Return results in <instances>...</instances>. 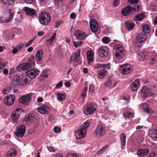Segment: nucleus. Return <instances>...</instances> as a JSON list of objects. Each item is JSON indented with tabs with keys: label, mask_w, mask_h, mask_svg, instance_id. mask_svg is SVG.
Returning a JSON list of instances; mask_svg holds the SVG:
<instances>
[{
	"label": "nucleus",
	"mask_w": 157,
	"mask_h": 157,
	"mask_svg": "<svg viewBox=\"0 0 157 157\" xmlns=\"http://www.w3.org/2000/svg\"><path fill=\"white\" fill-rule=\"evenodd\" d=\"M31 99V98L29 96H23L19 99V101L20 103L23 104L25 105H27Z\"/></svg>",
	"instance_id": "412c9836"
},
{
	"label": "nucleus",
	"mask_w": 157,
	"mask_h": 157,
	"mask_svg": "<svg viewBox=\"0 0 157 157\" xmlns=\"http://www.w3.org/2000/svg\"><path fill=\"white\" fill-rule=\"evenodd\" d=\"M126 135L125 134L122 133L120 135V140L121 144L123 146L126 144Z\"/></svg>",
	"instance_id": "473e14b6"
},
{
	"label": "nucleus",
	"mask_w": 157,
	"mask_h": 157,
	"mask_svg": "<svg viewBox=\"0 0 157 157\" xmlns=\"http://www.w3.org/2000/svg\"><path fill=\"white\" fill-rule=\"evenodd\" d=\"M142 98H145L152 95L153 94L150 89L146 86H144L141 91Z\"/></svg>",
	"instance_id": "6e6552de"
},
{
	"label": "nucleus",
	"mask_w": 157,
	"mask_h": 157,
	"mask_svg": "<svg viewBox=\"0 0 157 157\" xmlns=\"http://www.w3.org/2000/svg\"><path fill=\"white\" fill-rule=\"evenodd\" d=\"M83 43L82 41H80L79 42H75L73 41V44L75 47L77 48L78 47L80 46Z\"/></svg>",
	"instance_id": "de8ad7c7"
},
{
	"label": "nucleus",
	"mask_w": 157,
	"mask_h": 157,
	"mask_svg": "<svg viewBox=\"0 0 157 157\" xmlns=\"http://www.w3.org/2000/svg\"><path fill=\"white\" fill-rule=\"evenodd\" d=\"M152 133L155 135H156V136H154V137L155 139H157V129H154L152 130Z\"/></svg>",
	"instance_id": "3c124183"
},
{
	"label": "nucleus",
	"mask_w": 157,
	"mask_h": 157,
	"mask_svg": "<svg viewBox=\"0 0 157 157\" xmlns=\"http://www.w3.org/2000/svg\"><path fill=\"white\" fill-rule=\"evenodd\" d=\"M54 131L56 133H59L61 132V129L59 127H55L54 128Z\"/></svg>",
	"instance_id": "5fc2aeb1"
},
{
	"label": "nucleus",
	"mask_w": 157,
	"mask_h": 157,
	"mask_svg": "<svg viewBox=\"0 0 157 157\" xmlns=\"http://www.w3.org/2000/svg\"><path fill=\"white\" fill-rule=\"evenodd\" d=\"M106 71L104 69H101L98 71L99 77L100 78H103L105 75L106 74Z\"/></svg>",
	"instance_id": "e433bc0d"
},
{
	"label": "nucleus",
	"mask_w": 157,
	"mask_h": 157,
	"mask_svg": "<svg viewBox=\"0 0 157 157\" xmlns=\"http://www.w3.org/2000/svg\"><path fill=\"white\" fill-rule=\"evenodd\" d=\"M138 58L140 60H143L145 58V56L144 54L139 53L138 55Z\"/></svg>",
	"instance_id": "c03bdc74"
},
{
	"label": "nucleus",
	"mask_w": 157,
	"mask_h": 157,
	"mask_svg": "<svg viewBox=\"0 0 157 157\" xmlns=\"http://www.w3.org/2000/svg\"><path fill=\"white\" fill-rule=\"evenodd\" d=\"M94 52L91 51L87 52L86 55L88 63L91 64L94 60Z\"/></svg>",
	"instance_id": "4be33fe9"
},
{
	"label": "nucleus",
	"mask_w": 157,
	"mask_h": 157,
	"mask_svg": "<svg viewBox=\"0 0 157 157\" xmlns=\"http://www.w3.org/2000/svg\"><path fill=\"white\" fill-rule=\"evenodd\" d=\"M134 10V9L132 7L130 6H126L122 9L121 13L123 16H128L133 12Z\"/></svg>",
	"instance_id": "ddd939ff"
},
{
	"label": "nucleus",
	"mask_w": 157,
	"mask_h": 157,
	"mask_svg": "<svg viewBox=\"0 0 157 157\" xmlns=\"http://www.w3.org/2000/svg\"><path fill=\"white\" fill-rule=\"evenodd\" d=\"M133 8L134 9L133 12L135 11H137L140 10V6L138 5L135 6Z\"/></svg>",
	"instance_id": "864d4df0"
},
{
	"label": "nucleus",
	"mask_w": 157,
	"mask_h": 157,
	"mask_svg": "<svg viewBox=\"0 0 157 157\" xmlns=\"http://www.w3.org/2000/svg\"><path fill=\"white\" fill-rule=\"evenodd\" d=\"M148 157H156V153L154 152H151Z\"/></svg>",
	"instance_id": "0e129e2a"
},
{
	"label": "nucleus",
	"mask_w": 157,
	"mask_h": 157,
	"mask_svg": "<svg viewBox=\"0 0 157 157\" xmlns=\"http://www.w3.org/2000/svg\"><path fill=\"white\" fill-rule=\"evenodd\" d=\"M137 153L138 156L143 157L148 154V150L146 148L140 149L138 151Z\"/></svg>",
	"instance_id": "a878e982"
},
{
	"label": "nucleus",
	"mask_w": 157,
	"mask_h": 157,
	"mask_svg": "<svg viewBox=\"0 0 157 157\" xmlns=\"http://www.w3.org/2000/svg\"><path fill=\"white\" fill-rule=\"evenodd\" d=\"M74 33L76 37L80 40H83L87 37V35L85 33L80 30L75 31Z\"/></svg>",
	"instance_id": "f3484780"
},
{
	"label": "nucleus",
	"mask_w": 157,
	"mask_h": 157,
	"mask_svg": "<svg viewBox=\"0 0 157 157\" xmlns=\"http://www.w3.org/2000/svg\"><path fill=\"white\" fill-rule=\"evenodd\" d=\"M15 99V98L14 95L10 94L5 97L4 99V102L7 105H11L13 104Z\"/></svg>",
	"instance_id": "f8f14e48"
},
{
	"label": "nucleus",
	"mask_w": 157,
	"mask_h": 157,
	"mask_svg": "<svg viewBox=\"0 0 157 157\" xmlns=\"http://www.w3.org/2000/svg\"><path fill=\"white\" fill-rule=\"evenodd\" d=\"M105 129L104 125H98L94 131V136L97 137H102L105 134Z\"/></svg>",
	"instance_id": "39448f33"
},
{
	"label": "nucleus",
	"mask_w": 157,
	"mask_h": 157,
	"mask_svg": "<svg viewBox=\"0 0 157 157\" xmlns=\"http://www.w3.org/2000/svg\"><path fill=\"white\" fill-rule=\"evenodd\" d=\"M8 10L9 11V13L10 14V16L8 18L6 19V18L5 20V21H2L1 22L2 23H8L12 19L13 17L14 13L13 11H12L11 9H9Z\"/></svg>",
	"instance_id": "c85d7f7f"
},
{
	"label": "nucleus",
	"mask_w": 157,
	"mask_h": 157,
	"mask_svg": "<svg viewBox=\"0 0 157 157\" xmlns=\"http://www.w3.org/2000/svg\"><path fill=\"white\" fill-rule=\"evenodd\" d=\"M155 57H151V59L150 61V63L151 64H152L154 63V62L155 61Z\"/></svg>",
	"instance_id": "052dcab7"
},
{
	"label": "nucleus",
	"mask_w": 157,
	"mask_h": 157,
	"mask_svg": "<svg viewBox=\"0 0 157 157\" xmlns=\"http://www.w3.org/2000/svg\"><path fill=\"white\" fill-rule=\"evenodd\" d=\"M86 132L80 128L75 132L76 137L77 139H80L84 137Z\"/></svg>",
	"instance_id": "a211bd4d"
},
{
	"label": "nucleus",
	"mask_w": 157,
	"mask_h": 157,
	"mask_svg": "<svg viewBox=\"0 0 157 157\" xmlns=\"http://www.w3.org/2000/svg\"><path fill=\"white\" fill-rule=\"evenodd\" d=\"M119 0H114L113 4L114 5L117 6L119 5Z\"/></svg>",
	"instance_id": "680f3d73"
},
{
	"label": "nucleus",
	"mask_w": 157,
	"mask_h": 157,
	"mask_svg": "<svg viewBox=\"0 0 157 157\" xmlns=\"http://www.w3.org/2000/svg\"><path fill=\"white\" fill-rule=\"evenodd\" d=\"M26 127L22 125H19L17 128L15 135L18 137H23L25 133Z\"/></svg>",
	"instance_id": "4468645a"
},
{
	"label": "nucleus",
	"mask_w": 157,
	"mask_h": 157,
	"mask_svg": "<svg viewBox=\"0 0 157 157\" xmlns=\"http://www.w3.org/2000/svg\"><path fill=\"white\" fill-rule=\"evenodd\" d=\"M108 147V146L107 145H105L102 147L101 149L98 150L97 152V154L99 155L103 153L106 150V149Z\"/></svg>",
	"instance_id": "79ce46f5"
},
{
	"label": "nucleus",
	"mask_w": 157,
	"mask_h": 157,
	"mask_svg": "<svg viewBox=\"0 0 157 157\" xmlns=\"http://www.w3.org/2000/svg\"><path fill=\"white\" fill-rule=\"evenodd\" d=\"M125 26L128 30H132L135 26V24L133 23L126 22H125Z\"/></svg>",
	"instance_id": "7c9ffc66"
},
{
	"label": "nucleus",
	"mask_w": 157,
	"mask_h": 157,
	"mask_svg": "<svg viewBox=\"0 0 157 157\" xmlns=\"http://www.w3.org/2000/svg\"><path fill=\"white\" fill-rule=\"evenodd\" d=\"M63 154L60 153H58L56 154L54 157H63Z\"/></svg>",
	"instance_id": "774afa93"
},
{
	"label": "nucleus",
	"mask_w": 157,
	"mask_h": 157,
	"mask_svg": "<svg viewBox=\"0 0 157 157\" xmlns=\"http://www.w3.org/2000/svg\"><path fill=\"white\" fill-rule=\"evenodd\" d=\"M111 84L112 81L111 80H109L108 81L105 83V85L106 87H107L110 86Z\"/></svg>",
	"instance_id": "603ef678"
},
{
	"label": "nucleus",
	"mask_w": 157,
	"mask_h": 157,
	"mask_svg": "<svg viewBox=\"0 0 157 157\" xmlns=\"http://www.w3.org/2000/svg\"><path fill=\"white\" fill-rule=\"evenodd\" d=\"M119 70L121 73L123 74H129L132 71L130 65L128 63L121 66L120 67Z\"/></svg>",
	"instance_id": "9d476101"
},
{
	"label": "nucleus",
	"mask_w": 157,
	"mask_h": 157,
	"mask_svg": "<svg viewBox=\"0 0 157 157\" xmlns=\"http://www.w3.org/2000/svg\"><path fill=\"white\" fill-rule=\"evenodd\" d=\"M40 71L37 69L33 68L31 69L26 72V75L29 77L33 79L35 78L39 74Z\"/></svg>",
	"instance_id": "1a4fd4ad"
},
{
	"label": "nucleus",
	"mask_w": 157,
	"mask_h": 157,
	"mask_svg": "<svg viewBox=\"0 0 157 157\" xmlns=\"http://www.w3.org/2000/svg\"><path fill=\"white\" fill-rule=\"evenodd\" d=\"M98 107L95 103L89 102L83 110L84 113L86 115H91L94 113Z\"/></svg>",
	"instance_id": "f03ea898"
},
{
	"label": "nucleus",
	"mask_w": 157,
	"mask_h": 157,
	"mask_svg": "<svg viewBox=\"0 0 157 157\" xmlns=\"http://www.w3.org/2000/svg\"><path fill=\"white\" fill-rule=\"evenodd\" d=\"M29 80L27 78L24 77L22 75V78H21V86H24L29 83Z\"/></svg>",
	"instance_id": "ea45409f"
},
{
	"label": "nucleus",
	"mask_w": 157,
	"mask_h": 157,
	"mask_svg": "<svg viewBox=\"0 0 157 157\" xmlns=\"http://www.w3.org/2000/svg\"><path fill=\"white\" fill-rule=\"evenodd\" d=\"M80 51L78 50L77 51L71 56L69 61V63H75L76 65L80 64L81 61L79 59L80 56Z\"/></svg>",
	"instance_id": "0eeeda50"
},
{
	"label": "nucleus",
	"mask_w": 157,
	"mask_h": 157,
	"mask_svg": "<svg viewBox=\"0 0 157 157\" xmlns=\"http://www.w3.org/2000/svg\"><path fill=\"white\" fill-rule=\"evenodd\" d=\"M90 27L91 31L94 33L98 30V23L95 20H92L90 21Z\"/></svg>",
	"instance_id": "2eb2a0df"
},
{
	"label": "nucleus",
	"mask_w": 157,
	"mask_h": 157,
	"mask_svg": "<svg viewBox=\"0 0 157 157\" xmlns=\"http://www.w3.org/2000/svg\"><path fill=\"white\" fill-rule=\"evenodd\" d=\"M38 111L42 114H48L49 113V107L46 105H44L37 108Z\"/></svg>",
	"instance_id": "dca6fc26"
},
{
	"label": "nucleus",
	"mask_w": 157,
	"mask_h": 157,
	"mask_svg": "<svg viewBox=\"0 0 157 157\" xmlns=\"http://www.w3.org/2000/svg\"><path fill=\"white\" fill-rule=\"evenodd\" d=\"M24 1L27 4H30L34 1V0H24Z\"/></svg>",
	"instance_id": "338daca9"
},
{
	"label": "nucleus",
	"mask_w": 157,
	"mask_h": 157,
	"mask_svg": "<svg viewBox=\"0 0 157 157\" xmlns=\"http://www.w3.org/2000/svg\"><path fill=\"white\" fill-rule=\"evenodd\" d=\"M63 0H54V2L55 5L58 7H59L60 5H62Z\"/></svg>",
	"instance_id": "a18cd8bd"
},
{
	"label": "nucleus",
	"mask_w": 157,
	"mask_h": 157,
	"mask_svg": "<svg viewBox=\"0 0 157 157\" xmlns=\"http://www.w3.org/2000/svg\"><path fill=\"white\" fill-rule=\"evenodd\" d=\"M67 157H79L78 156V155L75 154H71V153H68L67 155Z\"/></svg>",
	"instance_id": "4d7b16f0"
},
{
	"label": "nucleus",
	"mask_w": 157,
	"mask_h": 157,
	"mask_svg": "<svg viewBox=\"0 0 157 157\" xmlns=\"http://www.w3.org/2000/svg\"><path fill=\"white\" fill-rule=\"evenodd\" d=\"M115 51V56L119 59L122 58L125 55V52L123 45L117 44L114 47Z\"/></svg>",
	"instance_id": "20e7f679"
},
{
	"label": "nucleus",
	"mask_w": 157,
	"mask_h": 157,
	"mask_svg": "<svg viewBox=\"0 0 157 157\" xmlns=\"http://www.w3.org/2000/svg\"><path fill=\"white\" fill-rule=\"evenodd\" d=\"M62 81H60L57 84L56 87L57 88H59L62 86Z\"/></svg>",
	"instance_id": "13d9d810"
},
{
	"label": "nucleus",
	"mask_w": 157,
	"mask_h": 157,
	"mask_svg": "<svg viewBox=\"0 0 157 157\" xmlns=\"http://www.w3.org/2000/svg\"><path fill=\"white\" fill-rule=\"evenodd\" d=\"M103 64L98 63L96 64L94 67L95 68H99L103 67Z\"/></svg>",
	"instance_id": "bf43d9fd"
},
{
	"label": "nucleus",
	"mask_w": 157,
	"mask_h": 157,
	"mask_svg": "<svg viewBox=\"0 0 157 157\" xmlns=\"http://www.w3.org/2000/svg\"><path fill=\"white\" fill-rule=\"evenodd\" d=\"M102 41L103 43L105 44H107L109 42V40L108 37H105L103 38Z\"/></svg>",
	"instance_id": "09e8293b"
},
{
	"label": "nucleus",
	"mask_w": 157,
	"mask_h": 157,
	"mask_svg": "<svg viewBox=\"0 0 157 157\" xmlns=\"http://www.w3.org/2000/svg\"><path fill=\"white\" fill-rule=\"evenodd\" d=\"M94 85L92 84H90L89 86V91L90 92L93 93L94 92Z\"/></svg>",
	"instance_id": "8fccbe9b"
},
{
	"label": "nucleus",
	"mask_w": 157,
	"mask_h": 157,
	"mask_svg": "<svg viewBox=\"0 0 157 157\" xmlns=\"http://www.w3.org/2000/svg\"><path fill=\"white\" fill-rule=\"evenodd\" d=\"M56 36V33H54L49 39L46 40L45 43L48 46H50L52 45L53 42L55 39Z\"/></svg>",
	"instance_id": "bb28decb"
},
{
	"label": "nucleus",
	"mask_w": 157,
	"mask_h": 157,
	"mask_svg": "<svg viewBox=\"0 0 157 157\" xmlns=\"http://www.w3.org/2000/svg\"><path fill=\"white\" fill-rule=\"evenodd\" d=\"M36 36H35L32 39H30L26 44L25 46L27 47L29 46L32 44L33 41L36 38Z\"/></svg>",
	"instance_id": "49530a36"
},
{
	"label": "nucleus",
	"mask_w": 157,
	"mask_h": 157,
	"mask_svg": "<svg viewBox=\"0 0 157 157\" xmlns=\"http://www.w3.org/2000/svg\"><path fill=\"white\" fill-rule=\"evenodd\" d=\"M90 124V122L88 121H86L82 125L81 128L87 132V129L88 128Z\"/></svg>",
	"instance_id": "f704fd0d"
},
{
	"label": "nucleus",
	"mask_w": 157,
	"mask_h": 157,
	"mask_svg": "<svg viewBox=\"0 0 157 157\" xmlns=\"http://www.w3.org/2000/svg\"><path fill=\"white\" fill-rule=\"evenodd\" d=\"M3 3L8 5H11L14 3V0H1Z\"/></svg>",
	"instance_id": "a19ab883"
},
{
	"label": "nucleus",
	"mask_w": 157,
	"mask_h": 157,
	"mask_svg": "<svg viewBox=\"0 0 157 157\" xmlns=\"http://www.w3.org/2000/svg\"><path fill=\"white\" fill-rule=\"evenodd\" d=\"M40 76L43 78H46L48 77V75L42 72Z\"/></svg>",
	"instance_id": "69168bd1"
},
{
	"label": "nucleus",
	"mask_w": 157,
	"mask_h": 157,
	"mask_svg": "<svg viewBox=\"0 0 157 157\" xmlns=\"http://www.w3.org/2000/svg\"><path fill=\"white\" fill-rule=\"evenodd\" d=\"M87 91V88L85 87L82 93V96L83 98L86 97V92Z\"/></svg>",
	"instance_id": "37998d69"
},
{
	"label": "nucleus",
	"mask_w": 157,
	"mask_h": 157,
	"mask_svg": "<svg viewBox=\"0 0 157 157\" xmlns=\"http://www.w3.org/2000/svg\"><path fill=\"white\" fill-rule=\"evenodd\" d=\"M66 94L65 93H58L57 99L59 101H64L66 98Z\"/></svg>",
	"instance_id": "c9c22d12"
},
{
	"label": "nucleus",
	"mask_w": 157,
	"mask_h": 157,
	"mask_svg": "<svg viewBox=\"0 0 157 157\" xmlns=\"http://www.w3.org/2000/svg\"><path fill=\"white\" fill-rule=\"evenodd\" d=\"M140 81L138 79H136L133 82L130 86L131 89L133 91H135L138 89L139 84Z\"/></svg>",
	"instance_id": "b1692460"
},
{
	"label": "nucleus",
	"mask_w": 157,
	"mask_h": 157,
	"mask_svg": "<svg viewBox=\"0 0 157 157\" xmlns=\"http://www.w3.org/2000/svg\"><path fill=\"white\" fill-rule=\"evenodd\" d=\"M123 115L125 118H132L134 117V114L133 113L127 112H124Z\"/></svg>",
	"instance_id": "58836bf2"
},
{
	"label": "nucleus",
	"mask_w": 157,
	"mask_h": 157,
	"mask_svg": "<svg viewBox=\"0 0 157 157\" xmlns=\"http://www.w3.org/2000/svg\"><path fill=\"white\" fill-rule=\"evenodd\" d=\"M142 30L143 33H148L150 32V28L148 25L145 24L142 26Z\"/></svg>",
	"instance_id": "72a5a7b5"
},
{
	"label": "nucleus",
	"mask_w": 157,
	"mask_h": 157,
	"mask_svg": "<svg viewBox=\"0 0 157 157\" xmlns=\"http://www.w3.org/2000/svg\"><path fill=\"white\" fill-rule=\"evenodd\" d=\"M17 151L15 149L10 148L7 152V157H15L17 154Z\"/></svg>",
	"instance_id": "393cba45"
},
{
	"label": "nucleus",
	"mask_w": 157,
	"mask_h": 157,
	"mask_svg": "<svg viewBox=\"0 0 157 157\" xmlns=\"http://www.w3.org/2000/svg\"><path fill=\"white\" fill-rule=\"evenodd\" d=\"M24 10L25 13L29 16H33L36 14V11L35 10L27 7H24Z\"/></svg>",
	"instance_id": "aec40b11"
},
{
	"label": "nucleus",
	"mask_w": 157,
	"mask_h": 157,
	"mask_svg": "<svg viewBox=\"0 0 157 157\" xmlns=\"http://www.w3.org/2000/svg\"><path fill=\"white\" fill-rule=\"evenodd\" d=\"M43 54V52L41 50H39L36 53L35 56L36 60L38 62L41 61Z\"/></svg>",
	"instance_id": "cd10ccee"
},
{
	"label": "nucleus",
	"mask_w": 157,
	"mask_h": 157,
	"mask_svg": "<svg viewBox=\"0 0 157 157\" xmlns=\"http://www.w3.org/2000/svg\"><path fill=\"white\" fill-rule=\"evenodd\" d=\"M48 150L50 152H54L56 151V150L54 148L52 147H50L48 148Z\"/></svg>",
	"instance_id": "e2e57ef3"
},
{
	"label": "nucleus",
	"mask_w": 157,
	"mask_h": 157,
	"mask_svg": "<svg viewBox=\"0 0 157 157\" xmlns=\"http://www.w3.org/2000/svg\"><path fill=\"white\" fill-rule=\"evenodd\" d=\"M34 117L33 116V114L31 113H29L25 116L24 118V120L25 121H32L33 120Z\"/></svg>",
	"instance_id": "4c0bfd02"
},
{
	"label": "nucleus",
	"mask_w": 157,
	"mask_h": 157,
	"mask_svg": "<svg viewBox=\"0 0 157 157\" xmlns=\"http://www.w3.org/2000/svg\"><path fill=\"white\" fill-rule=\"evenodd\" d=\"M35 57L34 56L32 57L31 58L28 59L29 62L23 63L18 66L17 69L19 71H21L23 70H27L29 68L32 67V66H34L35 63L33 61L34 60Z\"/></svg>",
	"instance_id": "7ed1b4c3"
},
{
	"label": "nucleus",
	"mask_w": 157,
	"mask_h": 157,
	"mask_svg": "<svg viewBox=\"0 0 157 157\" xmlns=\"http://www.w3.org/2000/svg\"><path fill=\"white\" fill-rule=\"evenodd\" d=\"M147 35L144 33L139 34L136 37V39L139 43H143L147 39Z\"/></svg>",
	"instance_id": "5701e85b"
},
{
	"label": "nucleus",
	"mask_w": 157,
	"mask_h": 157,
	"mask_svg": "<svg viewBox=\"0 0 157 157\" xmlns=\"http://www.w3.org/2000/svg\"><path fill=\"white\" fill-rule=\"evenodd\" d=\"M140 107L141 108L143 109L144 111H145L147 113H150L149 109L150 107L149 105L146 103H144L140 105Z\"/></svg>",
	"instance_id": "c756f323"
},
{
	"label": "nucleus",
	"mask_w": 157,
	"mask_h": 157,
	"mask_svg": "<svg viewBox=\"0 0 157 157\" xmlns=\"http://www.w3.org/2000/svg\"><path fill=\"white\" fill-rule=\"evenodd\" d=\"M145 17L144 13H142L136 15L134 17V19L136 21H140Z\"/></svg>",
	"instance_id": "2f4dec72"
},
{
	"label": "nucleus",
	"mask_w": 157,
	"mask_h": 157,
	"mask_svg": "<svg viewBox=\"0 0 157 157\" xmlns=\"http://www.w3.org/2000/svg\"><path fill=\"white\" fill-rule=\"evenodd\" d=\"M38 20L41 24L46 25L49 24L51 21L50 14L46 12H42L39 15Z\"/></svg>",
	"instance_id": "f257e3e1"
},
{
	"label": "nucleus",
	"mask_w": 157,
	"mask_h": 157,
	"mask_svg": "<svg viewBox=\"0 0 157 157\" xmlns=\"http://www.w3.org/2000/svg\"><path fill=\"white\" fill-rule=\"evenodd\" d=\"M22 78V75H17L14 77L11 83V86L12 88H15L17 86L21 85V78Z\"/></svg>",
	"instance_id": "9b49d317"
},
{
	"label": "nucleus",
	"mask_w": 157,
	"mask_h": 157,
	"mask_svg": "<svg viewBox=\"0 0 157 157\" xmlns=\"http://www.w3.org/2000/svg\"><path fill=\"white\" fill-rule=\"evenodd\" d=\"M22 113H24L25 111L22 109L20 108H17L13 111L11 115L13 123H15L17 121L20 116Z\"/></svg>",
	"instance_id": "423d86ee"
},
{
	"label": "nucleus",
	"mask_w": 157,
	"mask_h": 157,
	"mask_svg": "<svg viewBox=\"0 0 157 157\" xmlns=\"http://www.w3.org/2000/svg\"><path fill=\"white\" fill-rule=\"evenodd\" d=\"M103 67L104 68H106L108 69H109L110 68V64L109 63H108L106 64H103Z\"/></svg>",
	"instance_id": "6e6d98bb"
},
{
	"label": "nucleus",
	"mask_w": 157,
	"mask_h": 157,
	"mask_svg": "<svg viewBox=\"0 0 157 157\" xmlns=\"http://www.w3.org/2000/svg\"><path fill=\"white\" fill-rule=\"evenodd\" d=\"M98 52L99 55L102 57H106L108 55V50L106 47H100Z\"/></svg>",
	"instance_id": "6ab92c4d"
}]
</instances>
